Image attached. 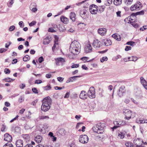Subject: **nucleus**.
<instances>
[{"label": "nucleus", "mask_w": 147, "mask_h": 147, "mask_svg": "<svg viewBox=\"0 0 147 147\" xmlns=\"http://www.w3.org/2000/svg\"><path fill=\"white\" fill-rule=\"evenodd\" d=\"M14 80V79L10 78H7L5 79V80L6 82H11L13 81Z\"/></svg>", "instance_id": "37"}, {"label": "nucleus", "mask_w": 147, "mask_h": 147, "mask_svg": "<svg viewBox=\"0 0 147 147\" xmlns=\"http://www.w3.org/2000/svg\"><path fill=\"white\" fill-rule=\"evenodd\" d=\"M123 113L125 116H131L132 115V112L128 109H125L123 111Z\"/></svg>", "instance_id": "14"}, {"label": "nucleus", "mask_w": 147, "mask_h": 147, "mask_svg": "<svg viewBox=\"0 0 147 147\" xmlns=\"http://www.w3.org/2000/svg\"><path fill=\"white\" fill-rule=\"evenodd\" d=\"M44 90H48L51 89V87L50 86H48L44 87Z\"/></svg>", "instance_id": "54"}, {"label": "nucleus", "mask_w": 147, "mask_h": 147, "mask_svg": "<svg viewBox=\"0 0 147 147\" xmlns=\"http://www.w3.org/2000/svg\"><path fill=\"white\" fill-rule=\"evenodd\" d=\"M133 0H125V3L127 5L131 4Z\"/></svg>", "instance_id": "38"}, {"label": "nucleus", "mask_w": 147, "mask_h": 147, "mask_svg": "<svg viewBox=\"0 0 147 147\" xmlns=\"http://www.w3.org/2000/svg\"><path fill=\"white\" fill-rule=\"evenodd\" d=\"M32 90L33 92L34 93H38V91L37 90V89L35 88H33L32 89Z\"/></svg>", "instance_id": "52"}, {"label": "nucleus", "mask_w": 147, "mask_h": 147, "mask_svg": "<svg viewBox=\"0 0 147 147\" xmlns=\"http://www.w3.org/2000/svg\"><path fill=\"white\" fill-rule=\"evenodd\" d=\"M144 13V11H140L136 13H133L131 14V17L134 18V16L136 17V16L138 15H143Z\"/></svg>", "instance_id": "22"}, {"label": "nucleus", "mask_w": 147, "mask_h": 147, "mask_svg": "<svg viewBox=\"0 0 147 147\" xmlns=\"http://www.w3.org/2000/svg\"><path fill=\"white\" fill-rule=\"evenodd\" d=\"M30 9L31 11L34 12H35L38 10L37 9L36 7H34L32 8L31 7L30 8Z\"/></svg>", "instance_id": "43"}, {"label": "nucleus", "mask_w": 147, "mask_h": 147, "mask_svg": "<svg viewBox=\"0 0 147 147\" xmlns=\"http://www.w3.org/2000/svg\"><path fill=\"white\" fill-rule=\"evenodd\" d=\"M125 145L127 147H134V146L133 145L132 143L130 142H126Z\"/></svg>", "instance_id": "32"}, {"label": "nucleus", "mask_w": 147, "mask_h": 147, "mask_svg": "<svg viewBox=\"0 0 147 147\" xmlns=\"http://www.w3.org/2000/svg\"><path fill=\"white\" fill-rule=\"evenodd\" d=\"M81 45L79 42L74 40L71 43L69 51L73 55H78L80 52Z\"/></svg>", "instance_id": "1"}, {"label": "nucleus", "mask_w": 147, "mask_h": 147, "mask_svg": "<svg viewBox=\"0 0 147 147\" xmlns=\"http://www.w3.org/2000/svg\"><path fill=\"white\" fill-rule=\"evenodd\" d=\"M15 28V27L14 26H12L9 27V31H11L14 30Z\"/></svg>", "instance_id": "46"}, {"label": "nucleus", "mask_w": 147, "mask_h": 147, "mask_svg": "<svg viewBox=\"0 0 147 147\" xmlns=\"http://www.w3.org/2000/svg\"><path fill=\"white\" fill-rule=\"evenodd\" d=\"M19 24L21 28H23L24 26V24L22 21H20L19 23Z\"/></svg>", "instance_id": "51"}, {"label": "nucleus", "mask_w": 147, "mask_h": 147, "mask_svg": "<svg viewBox=\"0 0 147 147\" xmlns=\"http://www.w3.org/2000/svg\"><path fill=\"white\" fill-rule=\"evenodd\" d=\"M135 43V42H134L130 41L127 42L126 43V44L132 46L134 45V44Z\"/></svg>", "instance_id": "41"}, {"label": "nucleus", "mask_w": 147, "mask_h": 147, "mask_svg": "<svg viewBox=\"0 0 147 147\" xmlns=\"http://www.w3.org/2000/svg\"><path fill=\"white\" fill-rule=\"evenodd\" d=\"M89 58H88V57H82L81 59L83 61H86L87 62H88L91 61H92V60H90L88 61V59Z\"/></svg>", "instance_id": "36"}, {"label": "nucleus", "mask_w": 147, "mask_h": 147, "mask_svg": "<svg viewBox=\"0 0 147 147\" xmlns=\"http://www.w3.org/2000/svg\"><path fill=\"white\" fill-rule=\"evenodd\" d=\"M56 64L57 65L59 64V62H63L65 61L64 59L62 57H59L55 59Z\"/></svg>", "instance_id": "23"}, {"label": "nucleus", "mask_w": 147, "mask_h": 147, "mask_svg": "<svg viewBox=\"0 0 147 147\" xmlns=\"http://www.w3.org/2000/svg\"><path fill=\"white\" fill-rule=\"evenodd\" d=\"M142 7L141 3L138 2L136 3L134 5H132L130 8V9L131 11L135 10L138 11Z\"/></svg>", "instance_id": "4"}, {"label": "nucleus", "mask_w": 147, "mask_h": 147, "mask_svg": "<svg viewBox=\"0 0 147 147\" xmlns=\"http://www.w3.org/2000/svg\"><path fill=\"white\" fill-rule=\"evenodd\" d=\"M125 134L124 132H119L118 133V138L120 139H123L124 137Z\"/></svg>", "instance_id": "28"}, {"label": "nucleus", "mask_w": 147, "mask_h": 147, "mask_svg": "<svg viewBox=\"0 0 147 147\" xmlns=\"http://www.w3.org/2000/svg\"><path fill=\"white\" fill-rule=\"evenodd\" d=\"M3 147H13V146L10 142H8L5 144Z\"/></svg>", "instance_id": "33"}, {"label": "nucleus", "mask_w": 147, "mask_h": 147, "mask_svg": "<svg viewBox=\"0 0 147 147\" xmlns=\"http://www.w3.org/2000/svg\"><path fill=\"white\" fill-rule=\"evenodd\" d=\"M52 100L49 96L44 98L42 100V104L41 106L42 111L46 112L48 111L50 108V105Z\"/></svg>", "instance_id": "2"}, {"label": "nucleus", "mask_w": 147, "mask_h": 147, "mask_svg": "<svg viewBox=\"0 0 147 147\" xmlns=\"http://www.w3.org/2000/svg\"><path fill=\"white\" fill-rule=\"evenodd\" d=\"M112 37L118 41H119L121 40V38L120 35L117 34H114L112 35Z\"/></svg>", "instance_id": "27"}, {"label": "nucleus", "mask_w": 147, "mask_h": 147, "mask_svg": "<svg viewBox=\"0 0 147 147\" xmlns=\"http://www.w3.org/2000/svg\"><path fill=\"white\" fill-rule=\"evenodd\" d=\"M5 105L7 107H9L10 106V104L7 102H5Z\"/></svg>", "instance_id": "64"}, {"label": "nucleus", "mask_w": 147, "mask_h": 147, "mask_svg": "<svg viewBox=\"0 0 147 147\" xmlns=\"http://www.w3.org/2000/svg\"><path fill=\"white\" fill-rule=\"evenodd\" d=\"M103 138V136H96V139L98 140H101Z\"/></svg>", "instance_id": "60"}, {"label": "nucleus", "mask_w": 147, "mask_h": 147, "mask_svg": "<svg viewBox=\"0 0 147 147\" xmlns=\"http://www.w3.org/2000/svg\"><path fill=\"white\" fill-rule=\"evenodd\" d=\"M80 98L82 99H85L87 97V93L84 91H82L79 95Z\"/></svg>", "instance_id": "13"}, {"label": "nucleus", "mask_w": 147, "mask_h": 147, "mask_svg": "<svg viewBox=\"0 0 147 147\" xmlns=\"http://www.w3.org/2000/svg\"><path fill=\"white\" fill-rule=\"evenodd\" d=\"M89 9L92 14H96L97 12V6L94 5L92 4L90 6Z\"/></svg>", "instance_id": "7"}, {"label": "nucleus", "mask_w": 147, "mask_h": 147, "mask_svg": "<svg viewBox=\"0 0 147 147\" xmlns=\"http://www.w3.org/2000/svg\"><path fill=\"white\" fill-rule=\"evenodd\" d=\"M102 42L103 44L106 46H109L110 45L112 44V42L110 40L107 39L103 40Z\"/></svg>", "instance_id": "18"}, {"label": "nucleus", "mask_w": 147, "mask_h": 147, "mask_svg": "<svg viewBox=\"0 0 147 147\" xmlns=\"http://www.w3.org/2000/svg\"><path fill=\"white\" fill-rule=\"evenodd\" d=\"M39 131L40 132H41L43 134H45L46 132L45 130L42 128L40 129H39Z\"/></svg>", "instance_id": "63"}, {"label": "nucleus", "mask_w": 147, "mask_h": 147, "mask_svg": "<svg viewBox=\"0 0 147 147\" xmlns=\"http://www.w3.org/2000/svg\"><path fill=\"white\" fill-rule=\"evenodd\" d=\"M104 127V123H97L95 126H94L92 129L94 132L98 134H102L104 132L103 129Z\"/></svg>", "instance_id": "3"}, {"label": "nucleus", "mask_w": 147, "mask_h": 147, "mask_svg": "<svg viewBox=\"0 0 147 147\" xmlns=\"http://www.w3.org/2000/svg\"><path fill=\"white\" fill-rule=\"evenodd\" d=\"M143 142L142 140L138 138L137 139L134 140V143L136 145L135 147H138V146L142 145V143Z\"/></svg>", "instance_id": "11"}, {"label": "nucleus", "mask_w": 147, "mask_h": 147, "mask_svg": "<svg viewBox=\"0 0 147 147\" xmlns=\"http://www.w3.org/2000/svg\"><path fill=\"white\" fill-rule=\"evenodd\" d=\"M42 82V81L41 80H36L35 82V84H40Z\"/></svg>", "instance_id": "61"}, {"label": "nucleus", "mask_w": 147, "mask_h": 147, "mask_svg": "<svg viewBox=\"0 0 147 147\" xmlns=\"http://www.w3.org/2000/svg\"><path fill=\"white\" fill-rule=\"evenodd\" d=\"M38 119L39 120H44L46 119H49V117L48 116H40L39 117Z\"/></svg>", "instance_id": "31"}, {"label": "nucleus", "mask_w": 147, "mask_h": 147, "mask_svg": "<svg viewBox=\"0 0 147 147\" xmlns=\"http://www.w3.org/2000/svg\"><path fill=\"white\" fill-rule=\"evenodd\" d=\"M125 86H121L120 87L118 93V94L119 96H122L123 94L125 92Z\"/></svg>", "instance_id": "12"}, {"label": "nucleus", "mask_w": 147, "mask_h": 147, "mask_svg": "<svg viewBox=\"0 0 147 147\" xmlns=\"http://www.w3.org/2000/svg\"><path fill=\"white\" fill-rule=\"evenodd\" d=\"M44 60L42 57H40L38 59V61L40 63H41Z\"/></svg>", "instance_id": "55"}, {"label": "nucleus", "mask_w": 147, "mask_h": 147, "mask_svg": "<svg viewBox=\"0 0 147 147\" xmlns=\"http://www.w3.org/2000/svg\"><path fill=\"white\" fill-rule=\"evenodd\" d=\"M131 47L130 46H126L125 49V50L126 51H127L129 50H131Z\"/></svg>", "instance_id": "48"}, {"label": "nucleus", "mask_w": 147, "mask_h": 147, "mask_svg": "<svg viewBox=\"0 0 147 147\" xmlns=\"http://www.w3.org/2000/svg\"><path fill=\"white\" fill-rule=\"evenodd\" d=\"M7 50V49H6L4 48H2L0 49V53H2L5 52Z\"/></svg>", "instance_id": "47"}, {"label": "nucleus", "mask_w": 147, "mask_h": 147, "mask_svg": "<svg viewBox=\"0 0 147 147\" xmlns=\"http://www.w3.org/2000/svg\"><path fill=\"white\" fill-rule=\"evenodd\" d=\"M49 127L47 123H44L42 126V128L45 130L48 129Z\"/></svg>", "instance_id": "42"}, {"label": "nucleus", "mask_w": 147, "mask_h": 147, "mask_svg": "<svg viewBox=\"0 0 147 147\" xmlns=\"http://www.w3.org/2000/svg\"><path fill=\"white\" fill-rule=\"evenodd\" d=\"M4 72L6 74H9L10 73V71L8 68H5L4 70Z\"/></svg>", "instance_id": "49"}, {"label": "nucleus", "mask_w": 147, "mask_h": 147, "mask_svg": "<svg viewBox=\"0 0 147 147\" xmlns=\"http://www.w3.org/2000/svg\"><path fill=\"white\" fill-rule=\"evenodd\" d=\"M92 48L90 43L87 44L84 48V52L86 53H88L92 52Z\"/></svg>", "instance_id": "9"}, {"label": "nucleus", "mask_w": 147, "mask_h": 147, "mask_svg": "<svg viewBox=\"0 0 147 147\" xmlns=\"http://www.w3.org/2000/svg\"><path fill=\"white\" fill-rule=\"evenodd\" d=\"M92 45L94 48L98 49L101 47V42L98 40L95 39L94 40Z\"/></svg>", "instance_id": "10"}, {"label": "nucleus", "mask_w": 147, "mask_h": 147, "mask_svg": "<svg viewBox=\"0 0 147 147\" xmlns=\"http://www.w3.org/2000/svg\"><path fill=\"white\" fill-rule=\"evenodd\" d=\"M70 95V92H67L65 94L64 98H68L69 97Z\"/></svg>", "instance_id": "53"}, {"label": "nucleus", "mask_w": 147, "mask_h": 147, "mask_svg": "<svg viewBox=\"0 0 147 147\" xmlns=\"http://www.w3.org/2000/svg\"><path fill=\"white\" fill-rule=\"evenodd\" d=\"M48 31L52 32H56V30L54 29L52 27L50 28L49 29Z\"/></svg>", "instance_id": "44"}, {"label": "nucleus", "mask_w": 147, "mask_h": 147, "mask_svg": "<svg viewBox=\"0 0 147 147\" xmlns=\"http://www.w3.org/2000/svg\"><path fill=\"white\" fill-rule=\"evenodd\" d=\"M42 139V137L40 135L37 136L35 138V141L38 143H40L41 142Z\"/></svg>", "instance_id": "19"}, {"label": "nucleus", "mask_w": 147, "mask_h": 147, "mask_svg": "<svg viewBox=\"0 0 147 147\" xmlns=\"http://www.w3.org/2000/svg\"><path fill=\"white\" fill-rule=\"evenodd\" d=\"M88 16V12L85 10L83 11L81 15V17L84 19H86L87 18Z\"/></svg>", "instance_id": "25"}, {"label": "nucleus", "mask_w": 147, "mask_h": 147, "mask_svg": "<svg viewBox=\"0 0 147 147\" xmlns=\"http://www.w3.org/2000/svg\"><path fill=\"white\" fill-rule=\"evenodd\" d=\"M108 60V58L106 57H103L102 58L100 59V60L101 62H103L104 61H107Z\"/></svg>", "instance_id": "40"}, {"label": "nucleus", "mask_w": 147, "mask_h": 147, "mask_svg": "<svg viewBox=\"0 0 147 147\" xmlns=\"http://www.w3.org/2000/svg\"><path fill=\"white\" fill-rule=\"evenodd\" d=\"M129 122L121 120L120 121H115L114 122V124L115 125H118L119 127L120 125L123 126L129 124Z\"/></svg>", "instance_id": "8"}, {"label": "nucleus", "mask_w": 147, "mask_h": 147, "mask_svg": "<svg viewBox=\"0 0 147 147\" xmlns=\"http://www.w3.org/2000/svg\"><path fill=\"white\" fill-rule=\"evenodd\" d=\"M49 42H50V40L47 38H46L43 40V43L44 45L48 44L49 43Z\"/></svg>", "instance_id": "35"}, {"label": "nucleus", "mask_w": 147, "mask_h": 147, "mask_svg": "<svg viewBox=\"0 0 147 147\" xmlns=\"http://www.w3.org/2000/svg\"><path fill=\"white\" fill-rule=\"evenodd\" d=\"M4 140L7 142H9L11 140L12 138L11 136L8 133H6L4 135Z\"/></svg>", "instance_id": "15"}, {"label": "nucleus", "mask_w": 147, "mask_h": 147, "mask_svg": "<svg viewBox=\"0 0 147 147\" xmlns=\"http://www.w3.org/2000/svg\"><path fill=\"white\" fill-rule=\"evenodd\" d=\"M131 58L130 60H129L128 61H136L138 59V57L136 56H131Z\"/></svg>", "instance_id": "39"}, {"label": "nucleus", "mask_w": 147, "mask_h": 147, "mask_svg": "<svg viewBox=\"0 0 147 147\" xmlns=\"http://www.w3.org/2000/svg\"><path fill=\"white\" fill-rule=\"evenodd\" d=\"M30 59V57L27 55H25L23 58V60L24 61H28Z\"/></svg>", "instance_id": "34"}, {"label": "nucleus", "mask_w": 147, "mask_h": 147, "mask_svg": "<svg viewBox=\"0 0 147 147\" xmlns=\"http://www.w3.org/2000/svg\"><path fill=\"white\" fill-rule=\"evenodd\" d=\"M60 20L64 24H67L69 20L68 19L63 16H61Z\"/></svg>", "instance_id": "20"}, {"label": "nucleus", "mask_w": 147, "mask_h": 147, "mask_svg": "<svg viewBox=\"0 0 147 147\" xmlns=\"http://www.w3.org/2000/svg\"><path fill=\"white\" fill-rule=\"evenodd\" d=\"M88 95L90 98H93L95 97V91L93 87L90 88L88 93Z\"/></svg>", "instance_id": "5"}, {"label": "nucleus", "mask_w": 147, "mask_h": 147, "mask_svg": "<svg viewBox=\"0 0 147 147\" xmlns=\"http://www.w3.org/2000/svg\"><path fill=\"white\" fill-rule=\"evenodd\" d=\"M59 82H61L63 81L64 78L61 77H59L57 78Z\"/></svg>", "instance_id": "56"}, {"label": "nucleus", "mask_w": 147, "mask_h": 147, "mask_svg": "<svg viewBox=\"0 0 147 147\" xmlns=\"http://www.w3.org/2000/svg\"><path fill=\"white\" fill-rule=\"evenodd\" d=\"M147 123V119H141L140 123Z\"/></svg>", "instance_id": "62"}, {"label": "nucleus", "mask_w": 147, "mask_h": 147, "mask_svg": "<svg viewBox=\"0 0 147 147\" xmlns=\"http://www.w3.org/2000/svg\"><path fill=\"white\" fill-rule=\"evenodd\" d=\"M25 85L24 84H21L20 85V88L23 89L25 87Z\"/></svg>", "instance_id": "58"}, {"label": "nucleus", "mask_w": 147, "mask_h": 147, "mask_svg": "<svg viewBox=\"0 0 147 147\" xmlns=\"http://www.w3.org/2000/svg\"><path fill=\"white\" fill-rule=\"evenodd\" d=\"M52 27L54 29L56 30L58 28L57 26L55 24H53L52 25Z\"/></svg>", "instance_id": "57"}, {"label": "nucleus", "mask_w": 147, "mask_h": 147, "mask_svg": "<svg viewBox=\"0 0 147 147\" xmlns=\"http://www.w3.org/2000/svg\"><path fill=\"white\" fill-rule=\"evenodd\" d=\"M146 29H147V26L146 25L140 28V30L143 31L144 30H146Z\"/></svg>", "instance_id": "45"}, {"label": "nucleus", "mask_w": 147, "mask_h": 147, "mask_svg": "<svg viewBox=\"0 0 147 147\" xmlns=\"http://www.w3.org/2000/svg\"><path fill=\"white\" fill-rule=\"evenodd\" d=\"M140 82L143 86L147 90V82L143 77L140 78Z\"/></svg>", "instance_id": "17"}, {"label": "nucleus", "mask_w": 147, "mask_h": 147, "mask_svg": "<svg viewBox=\"0 0 147 147\" xmlns=\"http://www.w3.org/2000/svg\"><path fill=\"white\" fill-rule=\"evenodd\" d=\"M80 76H74L72 77L69 78L66 81V83H68L69 82H73L74 80L76 79V78L78 77H80Z\"/></svg>", "instance_id": "24"}, {"label": "nucleus", "mask_w": 147, "mask_h": 147, "mask_svg": "<svg viewBox=\"0 0 147 147\" xmlns=\"http://www.w3.org/2000/svg\"><path fill=\"white\" fill-rule=\"evenodd\" d=\"M79 141L81 143L85 144L87 143L88 140V138L86 135H81L79 138Z\"/></svg>", "instance_id": "6"}, {"label": "nucleus", "mask_w": 147, "mask_h": 147, "mask_svg": "<svg viewBox=\"0 0 147 147\" xmlns=\"http://www.w3.org/2000/svg\"><path fill=\"white\" fill-rule=\"evenodd\" d=\"M76 15L75 13L74 12H71L70 14V18L72 21L74 22L76 20Z\"/></svg>", "instance_id": "26"}, {"label": "nucleus", "mask_w": 147, "mask_h": 147, "mask_svg": "<svg viewBox=\"0 0 147 147\" xmlns=\"http://www.w3.org/2000/svg\"><path fill=\"white\" fill-rule=\"evenodd\" d=\"M59 133L61 135L63 136L66 134V132L64 129L62 128L59 130Z\"/></svg>", "instance_id": "30"}, {"label": "nucleus", "mask_w": 147, "mask_h": 147, "mask_svg": "<svg viewBox=\"0 0 147 147\" xmlns=\"http://www.w3.org/2000/svg\"><path fill=\"white\" fill-rule=\"evenodd\" d=\"M98 33L102 36L106 34L107 32V30L105 28H100L98 30Z\"/></svg>", "instance_id": "16"}, {"label": "nucleus", "mask_w": 147, "mask_h": 147, "mask_svg": "<svg viewBox=\"0 0 147 147\" xmlns=\"http://www.w3.org/2000/svg\"><path fill=\"white\" fill-rule=\"evenodd\" d=\"M36 22L35 21H33L31 22L29 24V25L30 26H32L36 24Z\"/></svg>", "instance_id": "50"}, {"label": "nucleus", "mask_w": 147, "mask_h": 147, "mask_svg": "<svg viewBox=\"0 0 147 147\" xmlns=\"http://www.w3.org/2000/svg\"><path fill=\"white\" fill-rule=\"evenodd\" d=\"M17 147H22L23 146V141L20 140H17L16 143Z\"/></svg>", "instance_id": "21"}, {"label": "nucleus", "mask_w": 147, "mask_h": 147, "mask_svg": "<svg viewBox=\"0 0 147 147\" xmlns=\"http://www.w3.org/2000/svg\"><path fill=\"white\" fill-rule=\"evenodd\" d=\"M122 0H114L113 3L114 4L116 5H120L121 3Z\"/></svg>", "instance_id": "29"}, {"label": "nucleus", "mask_w": 147, "mask_h": 147, "mask_svg": "<svg viewBox=\"0 0 147 147\" xmlns=\"http://www.w3.org/2000/svg\"><path fill=\"white\" fill-rule=\"evenodd\" d=\"M6 128V126L4 125H2V127L1 129V130L2 131H5V129Z\"/></svg>", "instance_id": "59"}]
</instances>
